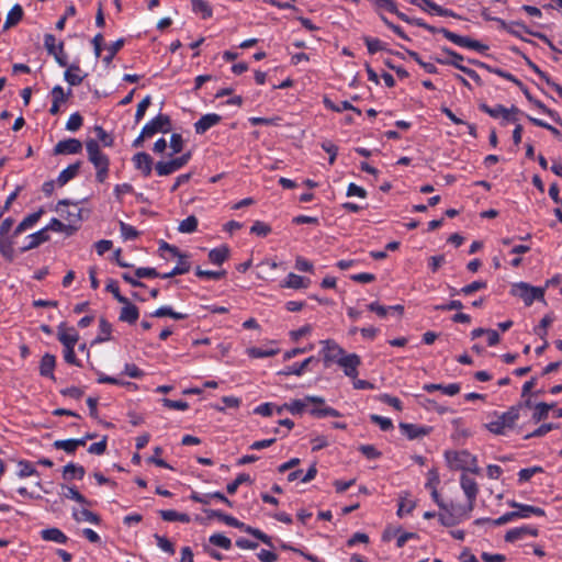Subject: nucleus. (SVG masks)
I'll return each instance as SVG.
<instances>
[{
	"instance_id": "1",
	"label": "nucleus",
	"mask_w": 562,
	"mask_h": 562,
	"mask_svg": "<svg viewBox=\"0 0 562 562\" xmlns=\"http://www.w3.org/2000/svg\"><path fill=\"white\" fill-rule=\"evenodd\" d=\"M519 418V408L510 407L507 412L497 415L495 419L491 420L486 427L487 429L496 435H504L507 430L513 429L516 422Z\"/></svg>"
},
{
	"instance_id": "2",
	"label": "nucleus",
	"mask_w": 562,
	"mask_h": 562,
	"mask_svg": "<svg viewBox=\"0 0 562 562\" xmlns=\"http://www.w3.org/2000/svg\"><path fill=\"white\" fill-rule=\"evenodd\" d=\"M470 512L469 506L464 507L458 504L445 505L438 514V519L441 525L451 527L468 518Z\"/></svg>"
},
{
	"instance_id": "3",
	"label": "nucleus",
	"mask_w": 562,
	"mask_h": 562,
	"mask_svg": "<svg viewBox=\"0 0 562 562\" xmlns=\"http://www.w3.org/2000/svg\"><path fill=\"white\" fill-rule=\"evenodd\" d=\"M512 293L516 296H519L526 305H531L533 301L543 297L542 288L531 286L525 282L514 284L512 288Z\"/></svg>"
},
{
	"instance_id": "4",
	"label": "nucleus",
	"mask_w": 562,
	"mask_h": 562,
	"mask_svg": "<svg viewBox=\"0 0 562 562\" xmlns=\"http://www.w3.org/2000/svg\"><path fill=\"white\" fill-rule=\"evenodd\" d=\"M321 344L323 345L321 353L323 355L326 367L330 366L333 362L338 363L346 355L345 350L334 340L327 339L321 341Z\"/></svg>"
},
{
	"instance_id": "5",
	"label": "nucleus",
	"mask_w": 562,
	"mask_h": 562,
	"mask_svg": "<svg viewBox=\"0 0 562 562\" xmlns=\"http://www.w3.org/2000/svg\"><path fill=\"white\" fill-rule=\"evenodd\" d=\"M440 33L447 40H449L450 42H452L453 44H456L458 46L467 47V48H471V49H475V50H480V52L486 49V46L481 44L480 42H477L475 40H471L470 37H467V36L458 35L447 29H441Z\"/></svg>"
},
{
	"instance_id": "6",
	"label": "nucleus",
	"mask_w": 562,
	"mask_h": 562,
	"mask_svg": "<svg viewBox=\"0 0 562 562\" xmlns=\"http://www.w3.org/2000/svg\"><path fill=\"white\" fill-rule=\"evenodd\" d=\"M311 404H324V398L321 396H305L302 400H293L290 403H285V408L293 415L304 413Z\"/></svg>"
},
{
	"instance_id": "7",
	"label": "nucleus",
	"mask_w": 562,
	"mask_h": 562,
	"mask_svg": "<svg viewBox=\"0 0 562 562\" xmlns=\"http://www.w3.org/2000/svg\"><path fill=\"white\" fill-rule=\"evenodd\" d=\"M480 109L494 119L502 117L504 121H512V122L516 121V117H514V114L519 112L518 109L515 106H513L512 109H506L505 106H503L501 104L490 106V105L483 103L480 105Z\"/></svg>"
},
{
	"instance_id": "8",
	"label": "nucleus",
	"mask_w": 562,
	"mask_h": 562,
	"mask_svg": "<svg viewBox=\"0 0 562 562\" xmlns=\"http://www.w3.org/2000/svg\"><path fill=\"white\" fill-rule=\"evenodd\" d=\"M144 135L153 137L156 133H167L170 130V119L168 115L159 114L145 124Z\"/></svg>"
},
{
	"instance_id": "9",
	"label": "nucleus",
	"mask_w": 562,
	"mask_h": 562,
	"mask_svg": "<svg viewBox=\"0 0 562 562\" xmlns=\"http://www.w3.org/2000/svg\"><path fill=\"white\" fill-rule=\"evenodd\" d=\"M89 160L93 164L94 168L109 166L108 157L101 151L97 140L90 139L86 143Z\"/></svg>"
},
{
	"instance_id": "10",
	"label": "nucleus",
	"mask_w": 562,
	"mask_h": 562,
	"mask_svg": "<svg viewBox=\"0 0 562 562\" xmlns=\"http://www.w3.org/2000/svg\"><path fill=\"white\" fill-rule=\"evenodd\" d=\"M360 363L361 360L358 355L346 353L337 364H339L342 368L344 373L347 376L356 379L358 375V367L360 366Z\"/></svg>"
},
{
	"instance_id": "11",
	"label": "nucleus",
	"mask_w": 562,
	"mask_h": 562,
	"mask_svg": "<svg viewBox=\"0 0 562 562\" xmlns=\"http://www.w3.org/2000/svg\"><path fill=\"white\" fill-rule=\"evenodd\" d=\"M460 483H461V487L469 501V510H472L474 501H475L477 492H479L477 484L473 477H470L467 474L461 475Z\"/></svg>"
},
{
	"instance_id": "12",
	"label": "nucleus",
	"mask_w": 562,
	"mask_h": 562,
	"mask_svg": "<svg viewBox=\"0 0 562 562\" xmlns=\"http://www.w3.org/2000/svg\"><path fill=\"white\" fill-rule=\"evenodd\" d=\"M449 55V59H447L445 63L454 66L456 68L460 69L462 72H464L467 76H469L471 79H473L476 82H480V76L473 70L462 65L463 57L450 49L445 50Z\"/></svg>"
},
{
	"instance_id": "13",
	"label": "nucleus",
	"mask_w": 562,
	"mask_h": 562,
	"mask_svg": "<svg viewBox=\"0 0 562 562\" xmlns=\"http://www.w3.org/2000/svg\"><path fill=\"white\" fill-rule=\"evenodd\" d=\"M57 336L65 347H75L79 340V335L75 328L67 327L65 324L58 326Z\"/></svg>"
},
{
	"instance_id": "14",
	"label": "nucleus",
	"mask_w": 562,
	"mask_h": 562,
	"mask_svg": "<svg viewBox=\"0 0 562 562\" xmlns=\"http://www.w3.org/2000/svg\"><path fill=\"white\" fill-rule=\"evenodd\" d=\"M57 211L61 214H66V218L70 224H75L80 221L81 210L78 204L69 203L68 201H60L57 205Z\"/></svg>"
},
{
	"instance_id": "15",
	"label": "nucleus",
	"mask_w": 562,
	"mask_h": 562,
	"mask_svg": "<svg viewBox=\"0 0 562 562\" xmlns=\"http://www.w3.org/2000/svg\"><path fill=\"white\" fill-rule=\"evenodd\" d=\"M508 505L517 510L514 512L516 518H529L531 515L543 516L544 510L540 507L520 504L517 502H508Z\"/></svg>"
},
{
	"instance_id": "16",
	"label": "nucleus",
	"mask_w": 562,
	"mask_h": 562,
	"mask_svg": "<svg viewBox=\"0 0 562 562\" xmlns=\"http://www.w3.org/2000/svg\"><path fill=\"white\" fill-rule=\"evenodd\" d=\"M82 149V144L76 138L60 140L56 144L54 153L57 155L77 154Z\"/></svg>"
},
{
	"instance_id": "17",
	"label": "nucleus",
	"mask_w": 562,
	"mask_h": 562,
	"mask_svg": "<svg viewBox=\"0 0 562 562\" xmlns=\"http://www.w3.org/2000/svg\"><path fill=\"white\" fill-rule=\"evenodd\" d=\"M400 429L409 440L425 437L429 434L430 428L425 426H418L415 424L401 423Z\"/></svg>"
},
{
	"instance_id": "18",
	"label": "nucleus",
	"mask_w": 562,
	"mask_h": 562,
	"mask_svg": "<svg viewBox=\"0 0 562 562\" xmlns=\"http://www.w3.org/2000/svg\"><path fill=\"white\" fill-rule=\"evenodd\" d=\"M527 536L537 537L538 529L529 527V526L513 528L506 532L505 540L507 542H515L517 540L524 539Z\"/></svg>"
},
{
	"instance_id": "19",
	"label": "nucleus",
	"mask_w": 562,
	"mask_h": 562,
	"mask_svg": "<svg viewBox=\"0 0 562 562\" xmlns=\"http://www.w3.org/2000/svg\"><path fill=\"white\" fill-rule=\"evenodd\" d=\"M222 117L215 113H209L203 115L198 122L194 124L196 134H204L211 127L217 125L221 122Z\"/></svg>"
},
{
	"instance_id": "20",
	"label": "nucleus",
	"mask_w": 562,
	"mask_h": 562,
	"mask_svg": "<svg viewBox=\"0 0 562 562\" xmlns=\"http://www.w3.org/2000/svg\"><path fill=\"white\" fill-rule=\"evenodd\" d=\"M48 239L49 236L47 234V228H42L26 237L27 243L21 248V251L25 252L31 249H34L38 247L41 244L47 241Z\"/></svg>"
},
{
	"instance_id": "21",
	"label": "nucleus",
	"mask_w": 562,
	"mask_h": 562,
	"mask_svg": "<svg viewBox=\"0 0 562 562\" xmlns=\"http://www.w3.org/2000/svg\"><path fill=\"white\" fill-rule=\"evenodd\" d=\"M411 3L419 5L424 11L440 16H456V14L448 9H443L431 0H424L423 3H417L416 0H411Z\"/></svg>"
},
{
	"instance_id": "22",
	"label": "nucleus",
	"mask_w": 562,
	"mask_h": 562,
	"mask_svg": "<svg viewBox=\"0 0 562 562\" xmlns=\"http://www.w3.org/2000/svg\"><path fill=\"white\" fill-rule=\"evenodd\" d=\"M423 389L428 393H432L435 391H441L443 394H446L448 396H454L460 392L461 386L459 383H451L448 385L429 383V384H425L423 386Z\"/></svg>"
},
{
	"instance_id": "23",
	"label": "nucleus",
	"mask_w": 562,
	"mask_h": 562,
	"mask_svg": "<svg viewBox=\"0 0 562 562\" xmlns=\"http://www.w3.org/2000/svg\"><path fill=\"white\" fill-rule=\"evenodd\" d=\"M133 162L136 169L140 170L144 176H149L151 172L153 160L146 153H137L133 157Z\"/></svg>"
},
{
	"instance_id": "24",
	"label": "nucleus",
	"mask_w": 562,
	"mask_h": 562,
	"mask_svg": "<svg viewBox=\"0 0 562 562\" xmlns=\"http://www.w3.org/2000/svg\"><path fill=\"white\" fill-rule=\"evenodd\" d=\"M310 283L311 281L304 277L297 276L295 273H289L282 282L281 286L288 289H306Z\"/></svg>"
},
{
	"instance_id": "25",
	"label": "nucleus",
	"mask_w": 562,
	"mask_h": 562,
	"mask_svg": "<svg viewBox=\"0 0 562 562\" xmlns=\"http://www.w3.org/2000/svg\"><path fill=\"white\" fill-rule=\"evenodd\" d=\"M123 304L124 306L121 310L120 319L122 322H126L130 324L135 323L139 316L138 308L135 305L131 304L127 299L126 302Z\"/></svg>"
},
{
	"instance_id": "26",
	"label": "nucleus",
	"mask_w": 562,
	"mask_h": 562,
	"mask_svg": "<svg viewBox=\"0 0 562 562\" xmlns=\"http://www.w3.org/2000/svg\"><path fill=\"white\" fill-rule=\"evenodd\" d=\"M314 360V357H308L301 363H294L292 366L284 368L282 371L279 372V374L301 376L305 372L307 366L312 363Z\"/></svg>"
},
{
	"instance_id": "27",
	"label": "nucleus",
	"mask_w": 562,
	"mask_h": 562,
	"mask_svg": "<svg viewBox=\"0 0 562 562\" xmlns=\"http://www.w3.org/2000/svg\"><path fill=\"white\" fill-rule=\"evenodd\" d=\"M56 364V358L55 356L50 353H45L42 357L41 364H40V373L43 376H49L54 378V368Z\"/></svg>"
},
{
	"instance_id": "28",
	"label": "nucleus",
	"mask_w": 562,
	"mask_h": 562,
	"mask_svg": "<svg viewBox=\"0 0 562 562\" xmlns=\"http://www.w3.org/2000/svg\"><path fill=\"white\" fill-rule=\"evenodd\" d=\"M177 257L179 258L178 265L170 272L161 274L160 277L162 279H168L178 274H184L190 270V263L187 260V256L180 255Z\"/></svg>"
},
{
	"instance_id": "29",
	"label": "nucleus",
	"mask_w": 562,
	"mask_h": 562,
	"mask_svg": "<svg viewBox=\"0 0 562 562\" xmlns=\"http://www.w3.org/2000/svg\"><path fill=\"white\" fill-rule=\"evenodd\" d=\"M65 80L70 85V86H78L82 82L83 78H85V75H82V71L81 69L76 66V65H71L66 71H65Z\"/></svg>"
},
{
	"instance_id": "30",
	"label": "nucleus",
	"mask_w": 562,
	"mask_h": 562,
	"mask_svg": "<svg viewBox=\"0 0 562 562\" xmlns=\"http://www.w3.org/2000/svg\"><path fill=\"white\" fill-rule=\"evenodd\" d=\"M79 168H80V162H76V164L68 166L66 169H64L57 178L58 186L63 187L68 181H70L72 178H75L79 171Z\"/></svg>"
},
{
	"instance_id": "31",
	"label": "nucleus",
	"mask_w": 562,
	"mask_h": 562,
	"mask_svg": "<svg viewBox=\"0 0 562 562\" xmlns=\"http://www.w3.org/2000/svg\"><path fill=\"white\" fill-rule=\"evenodd\" d=\"M72 516L78 522L86 521V522L97 525V524H99V520H100L99 517L94 513H92L86 508L74 509Z\"/></svg>"
},
{
	"instance_id": "32",
	"label": "nucleus",
	"mask_w": 562,
	"mask_h": 562,
	"mask_svg": "<svg viewBox=\"0 0 562 562\" xmlns=\"http://www.w3.org/2000/svg\"><path fill=\"white\" fill-rule=\"evenodd\" d=\"M368 308L371 312L376 313V315L382 317V318L386 317L391 312L402 313V311H403V307L401 305L383 306V305H380L376 302L369 304Z\"/></svg>"
},
{
	"instance_id": "33",
	"label": "nucleus",
	"mask_w": 562,
	"mask_h": 562,
	"mask_svg": "<svg viewBox=\"0 0 562 562\" xmlns=\"http://www.w3.org/2000/svg\"><path fill=\"white\" fill-rule=\"evenodd\" d=\"M42 538L46 541H53L56 543H65L67 541L66 535L58 528L42 530Z\"/></svg>"
},
{
	"instance_id": "34",
	"label": "nucleus",
	"mask_w": 562,
	"mask_h": 562,
	"mask_svg": "<svg viewBox=\"0 0 562 562\" xmlns=\"http://www.w3.org/2000/svg\"><path fill=\"white\" fill-rule=\"evenodd\" d=\"M160 516L166 521H180L184 524L190 521L189 515L172 509L160 510Z\"/></svg>"
},
{
	"instance_id": "35",
	"label": "nucleus",
	"mask_w": 562,
	"mask_h": 562,
	"mask_svg": "<svg viewBox=\"0 0 562 562\" xmlns=\"http://www.w3.org/2000/svg\"><path fill=\"white\" fill-rule=\"evenodd\" d=\"M85 475V469L81 465L75 463H68L64 467V477L66 480L82 479Z\"/></svg>"
},
{
	"instance_id": "36",
	"label": "nucleus",
	"mask_w": 562,
	"mask_h": 562,
	"mask_svg": "<svg viewBox=\"0 0 562 562\" xmlns=\"http://www.w3.org/2000/svg\"><path fill=\"white\" fill-rule=\"evenodd\" d=\"M228 257V248L225 246L214 248L209 252V259L214 265H222Z\"/></svg>"
},
{
	"instance_id": "37",
	"label": "nucleus",
	"mask_w": 562,
	"mask_h": 562,
	"mask_svg": "<svg viewBox=\"0 0 562 562\" xmlns=\"http://www.w3.org/2000/svg\"><path fill=\"white\" fill-rule=\"evenodd\" d=\"M22 15H23V11H22L21 5L15 4L9 11V13L7 15V20H5V23H4V29H9V27L15 25L22 19Z\"/></svg>"
},
{
	"instance_id": "38",
	"label": "nucleus",
	"mask_w": 562,
	"mask_h": 562,
	"mask_svg": "<svg viewBox=\"0 0 562 562\" xmlns=\"http://www.w3.org/2000/svg\"><path fill=\"white\" fill-rule=\"evenodd\" d=\"M192 10L201 14L203 19H207L212 15V9L204 0H191Z\"/></svg>"
},
{
	"instance_id": "39",
	"label": "nucleus",
	"mask_w": 562,
	"mask_h": 562,
	"mask_svg": "<svg viewBox=\"0 0 562 562\" xmlns=\"http://www.w3.org/2000/svg\"><path fill=\"white\" fill-rule=\"evenodd\" d=\"M44 46L47 49V52L54 56L58 54V50L61 53L63 50V44L57 43V40L52 34H46L44 38Z\"/></svg>"
},
{
	"instance_id": "40",
	"label": "nucleus",
	"mask_w": 562,
	"mask_h": 562,
	"mask_svg": "<svg viewBox=\"0 0 562 562\" xmlns=\"http://www.w3.org/2000/svg\"><path fill=\"white\" fill-rule=\"evenodd\" d=\"M555 406L554 403L547 404V403H539L535 407V413L532 415V418L536 422H540L542 419H546L548 417L549 411L552 409Z\"/></svg>"
},
{
	"instance_id": "41",
	"label": "nucleus",
	"mask_w": 562,
	"mask_h": 562,
	"mask_svg": "<svg viewBox=\"0 0 562 562\" xmlns=\"http://www.w3.org/2000/svg\"><path fill=\"white\" fill-rule=\"evenodd\" d=\"M153 316L154 317L169 316V317H172L173 319H184L187 317L186 314L172 311V308L170 306H161V307L157 308L153 313Z\"/></svg>"
},
{
	"instance_id": "42",
	"label": "nucleus",
	"mask_w": 562,
	"mask_h": 562,
	"mask_svg": "<svg viewBox=\"0 0 562 562\" xmlns=\"http://www.w3.org/2000/svg\"><path fill=\"white\" fill-rule=\"evenodd\" d=\"M198 227V218L193 215L188 216L186 220L180 222L179 232L190 234L193 233Z\"/></svg>"
},
{
	"instance_id": "43",
	"label": "nucleus",
	"mask_w": 562,
	"mask_h": 562,
	"mask_svg": "<svg viewBox=\"0 0 562 562\" xmlns=\"http://www.w3.org/2000/svg\"><path fill=\"white\" fill-rule=\"evenodd\" d=\"M210 543L220 547L222 549L228 550L232 547V541L229 538L222 533H214L209 539Z\"/></svg>"
},
{
	"instance_id": "44",
	"label": "nucleus",
	"mask_w": 562,
	"mask_h": 562,
	"mask_svg": "<svg viewBox=\"0 0 562 562\" xmlns=\"http://www.w3.org/2000/svg\"><path fill=\"white\" fill-rule=\"evenodd\" d=\"M277 349H261L258 347H251L247 349V353L251 358H268L277 355Z\"/></svg>"
},
{
	"instance_id": "45",
	"label": "nucleus",
	"mask_w": 562,
	"mask_h": 562,
	"mask_svg": "<svg viewBox=\"0 0 562 562\" xmlns=\"http://www.w3.org/2000/svg\"><path fill=\"white\" fill-rule=\"evenodd\" d=\"M64 493L63 495L66 498L74 499L80 504H88V501L83 495H81L75 487L71 486H63Z\"/></svg>"
},
{
	"instance_id": "46",
	"label": "nucleus",
	"mask_w": 562,
	"mask_h": 562,
	"mask_svg": "<svg viewBox=\"0 0 562 562\" xmlns=\"http://www.w3.org/2000/svg\"><path fill=\"white\" fill-rule=\"evenodd\" d=\"M124 45V41L123 40H117L115 41L114 43H112L106 49H108V54L103 57V61L109 65L113 57L115 56V54L123 47Z\"/></svg>"
},
{
	"instance_id": "47",
	"label": "nucleus",
	"mask_w": 562,
	"mask_h": 562,
	"mask_svg": "<svg viewBox=\"0 0 562 562\" xmlns=\"http://www.w3.org/2000/svg\"><path fill=\"white\" fill-rule=\"evenodd\" d=\"M0 254L9 259L13 257L12 240L7 236H0Z\"/></svg>"
},
{
	"instance_id": "48",
	"label": "nucleus",
	"mask_w": 562,
	"mask_h": 562,
	"mask_svg": "<svg viewBox=\"0 0 562 562\" xmlns=\"http://www.w3.org/2000/svg\"><path fill=\"white\" fill-rule=\"evenodd\" d=\"M156 171L159 176H168L175 171H177V169L175 168V165H173V161L172 160H168V161H159L156 164Z\"/></svg>"
},
{
	"instance_id": "49",
	"label": "nucleus",
	"mask_w": 562,
	"mask_h": 562,
	"mask_svg": "<svg viewBox=\"0 0 562 562\" xmlns=\"http://www.w3.org/2000/svg\"><path fill=\"white\" fill-rule=\"evenodd\" d=\"M370 419L372 423L376 424L384 431L393 428V423L387 417H383V416L373 414L370 416Z\"/></svg>"
},
{
	"instance_id": "50",
	"label": "nucleus",
	"mask_w": 562,
	"mask_h": 562,
	"mask_svg": "<svg viewBox=\"0 0 562 562\" xmlns=\"http://www.w3.org/2000/svg\"><path fill=\"white\" fill-rule=\"evenodd\" d=\"M151 103V98L149 95L145 97L137 105L136 113H135V121L136 123L140 122L143 120L146 110Z\"/></svg>"
},
{
	"instance_id": "51",
	"label": "nucleus",
	"mask_w": 562,
	"mask_h": 562,
	"mask_svg": "<svg viewBox=\"0 0 562 562\" xmlns=\"http://www.w3.org/2000/svg\"><path fill=\"white\" fill-rule=\"evenodd\" d=\"M250 232L252 234L258 235V236L265 237V236H267L271 232V228L266 223L260 222V221H256L254 223V225L251 226Z\"/></svg>"
},
{
	"instance_id": "52",
	"label": "nucleus",
	"mask_w": 562,
	"mask_h": 562,
	"mask_svg": "<svg viewBox=\"0 0 562 562\" xmlns=\"http://www.w3.org/2000/svg\"><path fill=\"white\" fill-rule=\"evenodd\" d=\"M120 229L121 235L125 240L134 239L138 235L137 231L133 226L125 224L123 222L120 223Z\"/></svg>"
},
{
	"instance_id": "53",
	"label": "nucleus",
	"mask_w": 562,
	"mask_h": 562,
	"mask_svg": "<svg viewBox=\"0 0 562 562\" xmlns=\"http://www.w3.org/2000/svg\"><path fill=\"white\" fill-rule=\"evenodd\" d=\"M81 125H82L81 115L79 113H74L69 116V119L66 123V128L70 132H75V131L79 130Z\"/></svg>"
},
{
	"instance_id": "54",
	"label": "nucleus",
	"mask_w": 562,
	"mask_h": 562,
	"mask_svg": "<svg viewBox=\"0 0 562 562\" xmlns=\"http://www.w3.org/2000/svg\"><path fill=\"white\" fill-rule=\"evenodd\" d=\"M54 447L57 449H61L67 453H72L76 451V442H74V439L56 440L54 442Z\"/></svg>"
},
{
	"instance_id": "55",
	"label": "nucleus",
	"mask_w": 562,
	"mask_h": 562,
	"mask_svg": "<svg viewBox=\"0 0 562 562\" xmlns=\"http://www.w3.org/2000/svg\"><path fill=\"white\" fill-rule=\"evenodd\" d=\"M250 480L249 475L247 474H239L232 483H229L226 487L228 494H235L238 486L245 482H248Z\"/></svg>"
},
{
	"instance_id": "56",
	"label": "nucleus",
	"mask_w": 562,
	"mask_h": 562,
	"mask_svg": "<svg viewBox=\"0 0 562 562\" xmlns=\"http://www.w3.org/2000/svg\"><path fill=\"white\" fill-rule=\"evenodd\" d=\"M364 43L370 54H375L384 48L383 43L378 38L366 37Z\"/></svg>"
},
{
	"instance_id": "57",
	"label": "nucleus",
	"mask_w": 562,
	"mask_h": 562,
	"mask_svg": "<svg viewBox=\"0 0 562 562\" xmlns=\"http://www.w3.org/2000/svg\"><path fill=\"white\" fill-rule=\"evenodd\" d=\"M486 288V282L484 281H474L465 286H463L460 292L465 294V295H469V294H472L479 290H482V289H485Z\"/></svg>"
},
{
	"instance_id": "58",
	"label": "nucleus",
	"mask_w": 562,
	"mask_h": 562,
	"mask_svg": "<svg viewBox=\"0 0 562 562\" xmlns=\"http://www.w3.org/2000/svg\"><path fill=\"white\" fill-rule=\"evenodd\" d=\"M105 289L112 293L120 303L126 302V297L120 294L119 285L114 280H109Z\"/></svg>"
},
{
	"instance_id": "59",
	"label": "nucleus",
	"mask_w": 562,
	"mask_h": 562,
	"mask_svg": "<svg viewBox=\"0 0 562 562\" xmlns=\"http://www.w3.org/2000/svg\"><path fill=\"white\" fill-rule=\"evenodd\" d=\"M162 404H164V406H166L168 408L178 409V411H186L189 407V404L187 402L172 401L169 398H164Z\"/></svg>"
},
{
	"instance_id": "60",
	"label": "nucleus",
	"mask_w": 562,
	"mask_h": 562,
	"mask_svg": "<svg viewBox=\"0 0 562 562\" xmlns=\"http://www.w3.org/2000/svg\"><path fill=\"white\" fill-rule=\"evenodd\" d=\"M170 148L172 154H178L183 148V139L180 134H172L170 137Z\"/></svg>"
},
{
	"instance_id": "61",
	"label": "nucleus",
	"mask_w": 562,
	"mask_h": 562,
	"mask_svg": "<svg viewBox=\"0 0 562 562\" xmlns=\"http://www.w3.org/2000/svg\"><path fill=\"white\" fill-rule=\"evenodd\" d=\"M124 373L133 379H139L144 375V372L133 363L125 364Z\"/></svg>"
},
{
	"instance_id": "62",
	"label": "nucleus",
	"mask_w": 562,
	"mask_h": 562,
	"mask_svg": "<svg viewBox=\"0 0 562 562\" xmlns=\"http://www.w3.org/2000/svg\"><path fill=\"white\" fill-rule=\"evenodd\" d=\"M155 538H156V541H157V546L162 551L168 552V553H173L175 552L173 544L167 538L158 536V535H155Z\"/></svg>"
},
{
	"instance_id": "63",
	"label": "nucleus",
	"mask_w": 562,
	"mask_h": 562,
	"mask_svg": "<svg viewBox=\"0 0 562 562\" xmlns=\"http://www.w3.org/2000/svg\"><path fill=\"white\" fill-rule=\"evenodd\" d=\"M541 468L539 467H533V468H528V469H522L519 471L518 473V476H519V481L521 482H525V481H528L530 480L536 473L538 472H541Z\"/></svg>"
},
{
	"instance_id": "64",
	"label": "nucleus",
	"mask_w": 562,
	"mask_h": 562,
	"mask_svg": "<svg viewBox=\"0 0 562 562\" xmlns=\"http://www.w3.org/2000/svg\"><path fill=\"white\" fill-rule=\"evenodd\" d=\"M312 329H313L312 326L307 324L296 330H292L290 333V336L293 340L296 341L300 338L310 335L312 333Z\"/></svg>"
}]
</instances>
